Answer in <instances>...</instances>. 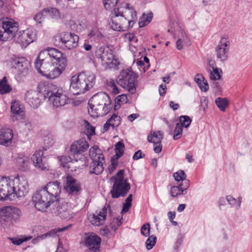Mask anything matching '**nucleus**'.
I'll return each instance as SVG.
<instances>
[{
  "label": "nucleus",
  "instance_id": "obj_1",
  "mask_svg": "<svg viewBox=\"0 0 252 252\" xmlns=\"http://www.w3.org/2000/svg\"><path fill=\"white\" fill-rule=\"evenodd\" d=\"M67 64L65 55L55 48H48L39 53L35 67L42 76L54 79L61 75Z\"/></svg>",
  "mask_w": 252,
  "mask_h": 252
},
{
  "label": "nucleus",
  "instance_id": "obj_2",
  "mask_svg": "<svg viewBox=\"0 0 252 252\" xmlns=\"http://www.w3.org/2000/svg\"><path fill=\"white\" fill-rule=\"evenodd\" d=\"M109 25L114 31H126L131 28L137 20L136 12L129 4L123 2L115 8L110 15Z\"/></svg>",
  "mask_w": 252,
  "mask_h": 252
},
{
  "label": "nucleus",
  "instance_id": "obj_3",
  "mask_svg": "<svg viewBox=\"0 0 252 252\" xmlns=\"http://www.w3.org/2000/svg\"><path fill=\"white\" fill-rule=\"evenodd\" d=\"M88 104V112L94 118L107 115L112 107L109 96L104 92L94 95L89 101Z\"/></svg>",
  "mask_w": 252,
  "mask_h": 252
},
{
  "label": "nucleus",
  "instance_id": "obj_4",
  "mask_svg": "<svg viewBox=\"0 0 252 252\" xmlns=\"http://www.w3.org/2000/svg\"><path fill=\"white\" fill-rule=\"evenodd\" d=\"M95 80V76L93 72L82 71L71 77L69 91L74 95L84 93L93 87Z\"/></svg>",
  "mask_w": 252,
  "mask_h": 252
},
{
  "label": "nucleus",
  "instance_id": "obj_5",
  "mask_svg": "<svg viewBox=\"0 0 252 252\" xmlns=\"http://www.w3.org/2000/svg\"><path fill=\"white\" fill-rule=\"evenodd\" d=\"M40 91L43 92L44 97L48 98L54 106L58 107L65 105L68 97L62 89L52 84H39Z\"/></svg>",
  "mask_w": 252,
  "mask_h": 252
},
{
  "label": "nucleus",
  "instance_id": "obj_6",
  "mask_svg": "<svg viewBox=\"0 0 252 252\" xmlns=\"http://www.w3.org/2000/svg\"><path fill=\"white\" fill-rule=\"evenodd\" d=\"M124 170H119L110 180L113 183L112 188L110 191L112 197L113 198H118L126 195L130 189V185L128 180L124 178Z\"/></svg>",
  "mask_w": 252,
  "mask_h": 252
},
{
  "label": "nucleus",
  "instance_id": "obj_7",
  "mask_svg": "<svg viewBox=\"0 0 252 252\" xmlns=\"http://www.w3.org/2000/svg\"><path fill=\"white\" fill-rule=\"evenodd\" d=\"M89 156L93 160L90 166V173L100 174L104 170V157L102 151L96 145L92 147L89 150Z\"/></svg>",
  "mask_w": 252,
  "mask_h": 252
},
{
  "label": "nucleus",
  "instance_id": "obj_8",
  "mask_svg": "<svg viewBox=\"0 0 252 252\" xmlns=\"http://www.w3.org/2000/svg\"><path fill=\"white\" fill-rule=\"evenodd\" d=\"M32 200L35 208L41 212L46 211L47 209L55 201L42 189L37 190L33 194Z\"/></svg>",
  "mask_w": 252,
  "mask_h": 252
},
{
  "label": "nucleus",
  "instance_id": "obj_9",
  "mask_svg": "<svg viewBox=\"0 0 252 252\" xmlns=\"http://www.w3.org/2000/svg\"><path fill=\"white\" fill-rule=\"evenodd\" d=\"M22 213L20 209L12 206L1 208V223L12 224L20 220Z\"/></svg>",
  "mask_w": 252,
  "mask_h": 252
},
{
  "label": "nucleus",
  "instance_id": "obj_10",
  "mask_svg": "<svg viewBox=\"0 0 252 252\" xmlns=\"http://www.w3.org/2000/svg\"><path fill=\"white\" fill-rule=\"evenodd\" d=\"M14 179L9 177H1V200H14L16 197L14 192Z\"/></svg>",
  "mask_w": 252,
  "mask_h": 252
},
{
  "label": "nucleus",
  "instance_id": "obj_11",
  "mask_svg": "<svg viewBox=\"0 0 252 252\" xmlns=\"http://www.w3.org/2000/svg\"><path fill=\"white\" fill-rule=\"evenodd\" d=\"M2 29L1 30V40H10L15 36V33L18 32V28L17 23L14 22L11 19H4L1 18Z\"/></svg>",
  "mask_w": 252,
  "mask_h": 252
},
{
  "label": "nucleus",
  "instance_id": "obj_12",
  "mask_svg": "<svg viewBox=\"0 0 252 252\" xmlns=\"http://www.w3.org/2000/svg\"><path fill=\"white\" fill-rule=\"evenodd\" d=\"M136 75L132 71H123L121 73L118 83L123 88L127 89L129 93L133 94L136 91Z\"/></svg>",
  "mask_w": 252,
  "mask_h": 252
},
{
  "label": "nucleus",
  "instance_id": "obj_13",
  "mask_svg": "<svg viewBox=\"0 0 252 252\" xmlns=\"http://www.w3.org/2000/svg\"><path fill=\"white\" fill-rule=\"evenodd\" d=\"M95 56L97 59L101 60V63L104 66L116 65V61L112 51L108 47L100 46L97 47Z\"/></svg>",
  "mask_w": 252,
  "mask_h": 252
},
{
  "label": "nucleus",
  "instance_id": "obj_14",
  "mask_svg": "<svg viewBox=\"0 0 252 252\" xmlns=\"http://www.w3.org/2000/svg\"><path fill=\"white\" fill-rule=\"evenodd\" d=\"M8 65L17 69L19 74L25 75L28 72L30 63L24 57L12 55L9 59Z\"/></svg>",
  "mask_w": 252,
  "mask_h": 252
},
{
  "label": "nucleus",
  "instance_id": "obj_15",
  "mask_svg": "<svg viewBox=\"0 0 252 252\" xmlns=\"http://www.w3.org/2000/svg\"><path fill=\"white\" fill-rule=\"evenodd\" d=\"M229 46L228 36H222L215 48L216 56L218 61L224 62L227 59Z\"/></svg>",
  "mask_w": 252,
  "mask_h": 252
},
{
  "label": "nucleus",
  "instance_id": "obj_16",
  "mask_svg": "<svg viewBox=\"0 0 252 252\" xmlns=\"http://www.w3.org/2000/svg\"><path fill=\"white\" fill-rule=\"evenodd\" d=\"M36 38V32L32 29H28L18 33L16 42L23 49H25L29 44L33 42Z\"/></svg>",
  "mask_w": 252,
  "mask_h": 252
},
{
  "label": "nucleus",
  "instance_id": "obj_17",
  "mask_svg": "<svg viewBox=\"0 0 252 252\" xmlns=\"http://www.w3.org/2000/svg\"><path fill=\"white\" fill-rule=\"evenodd\" d=\"M14 192L16 197L25 196L29 191V185L26 178L24 176H18L14 179Z\"/></svg>",
  "mask_w": 252,
  "mask_h": 252
},
{
  "label": "nucleus",
  "instance_id": "obj_18",
  "mask_svg": "<svg viewBox=\"0 0 252 252\" xmlns=\"http://www.w3.org/2000/svg\"><path fill=\"white\" fill-rule=\"evenodd\" d=\"M38 91H28L25 94V100L33 108H37L40 104L41 98L44 97L43 92L40 90L39 85L38 86Z\"/></svg>",
  "mask_w": 252,
  "mask_h": 252
},
{
  "label": "nucleus",
  "instance_id": "obj_19",
  "mask_svg": "<svg viewBox=\"0 0 252 252\" xmlns=\"http://www.w3.org/2000/svg\"><path fill=\"white\" fill-rule=\"evenodd\" d=\"M107 213V208L104 207L101 211H96L94 213L88 215V219L93 225L99 226L104 223Z\"/></svg>",
  "mask_w": 252,
  "mask_h": 252
},
{
  "label": "nucleus",
  "instance_id": "obj_20",
  "mask_svg": "<svg viewBox=\"0 0 252 252\" xmlns=\"http://www.w3.org/2000/svg\"><path fill=\"white\" fill-rule=\"evenodd\" d=\"M34 166L38 169L45 170L48 169L49 166L47 163L45 158L43 156V152L41 150L36 151L31 158Z\"/></svg>",
  "mask_w": 252,
  "mask_h": 252
},
{
  "label": "nucleus",
  "instance_id": "obj_21",
  "mask_svg": "<svg viewBox=\"0 0 252 252\" xmlns=\"http://www.w3.org/2000/svg\"><path fill=\"white\" fill-rule=\"evenodd\" d=\"M101 241V238L94 233L88 234L85 237V246L94 252H97Z\"/></svg>",
  "mask_w": 252,
  "mask_h": 252
},
{
  "label": "nucleus",
  "instance_id": "obj_22",
  "mask_svg": "<svg viewBox=\"0 0 252 252\" xmlns=\"http://www.w3.org/2000/svg\"><path fill=\"white\" fill-rule=\"evenodd\" d=\"M55 206L56 208H53V213L56 215L64 219H69L72 217L71 211L68 209L67 203L61 204L56 202Z\"/></svg>",
  "mask_w": 252,
  "mask_h": 252
},
{
  "label": "nucleus",
  "instance_id": "obj_23",
  "mask_svg": "<svg viewBox=\"0 0 252 252\" xmlns=\"http://www.w3.org/2000/svg\"><path fill=\"white\" fill-rule=\"evenodd\" d=\"M89 144L85 138H81L73 143L70 146V152L71 155H79L87 151Z\"/></svg>",
  "mask_w": 252,
  "mask_h": 252
},
{
  "label": "nucleus",
  "instance_id": "obj_24",
  "mask_svg": "<svg viewBox=\"0 0 252 252\" xmlns=\"http://www.w3.org/2000/svg\"><path fill=\"white\" fill-rule=\"evenodd\" d=\"M66 185L64 189L69 194H77L80 190V185L79 183L71 176H67L66 180Z\"/></svg>",
  "mask_w": 252,
  "mask_h": 252
},
{
  "label": "nucleus",
  "instance_id": "obj_25",
  "mask_svg": "<svg viewBox=\"0 0 252 252\" xmlns=\"http://www.w3.org/2000/svg\"><path fill=\"white\" fill-rule=\"evenodd\" d=\"M42 189L45 190L55 200L61 192L60 183L58 181L49 182Z\"/></svg>",
  "mask_w": 252,
  "mask_h": 252
},
{
  "label": "nucleus",
  "instance_id": "obj_26",
  "mask_svg": "<svg viewBox=\"0 0 252 252\" xmlns=\"http://www.w3.org/2000/svg\"><path fill=\"white\" fill-rule=\"evenodd\" d=\"M79 36L71 32H68V37L66 39L64 45L63 46V50H70L76 47L78 45Z\"/></svg>",
  "mask_w": 252,
  "mask_h": 252
},
{
  "label": "nucleus",
  "instance_id": "obj_27",
  "mask_svg": "<svg viewBox=\"0 0 252 252\" xmlns=\"http://www.w3.org/2000/svg\"><path fill=\"white\" fill-rule=\"evenodd\" d=\"M13 133L10 128L1 129V145L8 146L12 143Z\"/></svg>",
  "mask_w": 252,
  "mask_h": 252
},
{
  "label": "nucleus",
  "instance_id": "obj_28",
  "mask_svg": "<svg viewBox=\"0 0 252 252\" xmlns=\"http://www.w3.org/2000/svg\"><path fill=\"white\" fill-rule=\"evenodd\" d=\"M71 227L72 225L69 224L62 228H54L45 234L37 236L36 239L37 240H41L46 238L48 237H55L56 235L58 236L57 233L67 230L68 229L71 228Z\"/></svg>",
  "mask_w": 252,
  "mask_h": 252
},
{
  "label": "nucleus",
  "instance_id": "obj_29",
  "mask_svg": "<svg viewBox=\"0 0 252 252\" xmlns=\"http://www.w3.org/2000/svg\"><path fill=\"white\" fill-rule=\"evenodd\" d=\"M68 37V32L57 34L54 37V44L56 46L63 49L66 39Z\"/></svg>",
  "mask_w": 252,
  "mask_h": 252
},
{
  "label": "nucleus",
  "instance_id": "obj_30",
  "mask_svg": "<svg viewBox=\"0 0 252 252\" xmlns=\"http://www.w3.org/2000/svg\"><path fill=\"white\" fill-rule=\"evenodd\" d=\"M44 16L47 18L59 19L61 15L58 9L53 7H48L43 9Z\"/></svg>",
  "mask_w": 252,
  "mask_h": 252
},
{
  "label": "nucleus",
  "instance_id": "obj_31",
  "mask_svg": "<svg viewBox=\"0 0 252 252\" xmlns=\"http://www.w3.org/2000/svg\"><path fill=\"white\" fill-rule=\"evenodd\" d=\"M163 134L159 131H155L148 136V141L153 144H158L161 143L163 139Z\"/></svg>",
  "mask_w": 252,
  "mask_h": 252
},
{
  "label": "nucleus",
  "instance_id": "obj_32",
  "mask_svg": "<svg viewBox=\"0 0 252 252\" xmlns=\"http://www.w3.org/2000/svg\"><path fill=\"white\" fill-rule=\"evenodd\" d=\"M207 70L209 73V77L211 80L216 81L220 79L222 75V70L220 68H215L214 69L207 68Z\"/></svg>",
  "mask_w": 252,
  "mask_h": 252
},
{
  "label": "nucleus",
  "instance_id": "obj_33",
  "mask_svg": "<svg viewBox=\"0 0 252 252\" xmlns=\"http://www.w3.org/2000/svg\"><path fill=\"white\" fill-rule=\"evenodd\" d=\"M12 91V87L8 83L6 77H3L1 79V94L9 93Z\"/></svg>",
  "mask_w": 252,
  "mask_h": 252
},
{
  "label": "nucleus",
  "instance_id": "obj_34",
  "mask_svg": "<svg viewBox=\"0 0 252 252\" xmlns=\"http://www.w3.org/2000/svg\"><path fill=\"white\" fill-rule=\"evenodd\" d=\"M18 164L21 166L22 170H25L28 167L29 158L22 154H19L16 158Z\"/></svg>",
  "mask_w": 252,
  "mask_h": 252
},
{
  "label": "nucleus",
  "instance_id": "obj_35",
  "mask_svg": "<svg viewBox=\"0 0 252 252\" xmlns=\"http://www.w3.org/2000/svg\"><path fill=\"white\" fill-rule=\"evenodd\" d=\"M82 126L84 129V132L87 135L88 138L95 134V127L91 125V124L86 120H84Z\"/></svg>",
  "mask_w": 252,
  "mask_h": 252
},
{
  "label": "nucleus",
  "instance_id": "obj_36",
  "mask_svg": "<svg viewBox=\"0 0 252 252\" xmlns=\"http://www.w3.org/2000/svg\"><path fill=\"white\" fill-rule=\"evenodd\" d=\"M215 103L220 110L222 112L225 111L226 108L228 105V101L226 98L218 97L216 99Z\"/></svg>",
  "mask_w": 252,
  "mask_h": 252
},
{
  "label": "nucleus",
  "instance_id": "obj_37",
  "mask_svg": "<svg viewBox=\"0 0 252 252\" xmlns=\"http://www.w3.org/2000/svg\"><path fill=\"white\" fill-rule=\"evenodd\" d=\"M119 0H103V3L106 10L113 12L115 8L118 7L121 5V3L118 5L117 4Z\"/></svg>",
  "mask_w": 252,
  "mask_h": 252
},
{
  "label": "nucleus",
  "instance_id": "obj_38",
  "mask_svg": "<svg viewBox=\"0 0 252 252\" xmlns=\"http://www.w3.org/2000/svg\"><path fill=\"white\" fill-rule=\"evenodd\" d=\"M152 13H149L148 14H143L140 17L139 21L138 24L139 27L142 28L148 25L152 21Z\"/></svg>",
  "mask_w": 252,
  "mask_h": 252
},
{
  "label": "nucleus",
  "instance_id": "obj_39",
  "mask_svg": "<svg viewBox=\"0 0 252 252\" xmlns=\"http://www.w3.org/2000/svg\"><path fill=\"white\" fill-rule=\"evenodd\" d=\"M226 199L231 207H235L237 210L239 209L242 202V197H239L238 200H236L233 196L228 195Z\"/></svg>",
  "mask_w": 252,
  "mask_h": 252
},
{
  "label": "nucleus",
  "instance_id": "obj_40",
  "mask_svg": "<svg viewBox=\"0 0 252 252\" xmlns=\"http://www.w3.org/2000/svg\"><path fill=\"white\" fill-rule=\"evenodd\" d=\"M183 184H179L178 186H174L171 188L170 192L172 197H177L180 194H185L184 190H182Z\"/></svg>",
  "mask_w": 252,
  "mask_h": 252
},
{
  "label": "nucleus",
  "instance_id": "obj_41",
  "mask_svg": "<svg viewBox=\"0 0 252 252\" xmlns=\"http://www.w3.org/2000/svg\"><path fill=\"white\" fill-rule=\"evenodd\" d=\"M127 102V97L126 94L118 95L115 98L114 109L117 110L120 107L121 104H125Z\"/></svg>",
  "mask_w": 252,
  "mask_h": 252
},
{
  "label": "nucleus",
  "instance_id": "obj_42",
  "mask_svg": "<svg viewBox=\"0 0 252 252\" xmlns=\"http://www.w3.org/2000/svg\"><path fill=\"white\" fill-rule=\"evenodd\" d=\"M124 144L121 142L119 141L115 145V155L113 157H115L116 158L121 157L124 153Z\"/></svg>",
  "mask_w": 252,
  "mask_h": 252
},
{
  "label": "nucleus",
  "instance_id": "obj_43",
  "mask_svg": "<svg viewBox=\"0 0 252 252\" xmlns=\"http://www.w3.org/2000/svg\"><path fill=\"white\" fill-rule=\"evenodd\" d=\"M43 142L46 147H51L55 143V137L52 133H48L46 135L44 136Z\"/></svg>",
  "mask_w": 252,
  "mask_h": 252
},
{
  "label": "nucleus",
  "instance_id": "obj_44",
  "mask_svg": "<svg viewBox=\"0 0 252 252\" xmlns=\"http://www.w3.org/2000/svg\"><path fill=\"white\" fill-rule=\"evenodd\" d=\"M11 110L13 114L17 115H20L21 113L23 112L22 108L20 107L19 103L16 101H13L12 102L11 106Z\"/></svg>",
  "mask_w": 252,
  "mask_h": 252
},
{
  "label": "nucleus",
  "instance_id": "obj_45",
  "mask_svg": "<svg viewBox=\"0 0 252 252\" xmlns=\"http://www.w3.org/2000/svg\"><path fill=\"white\" fill-rule=\"evenodd\" d=\"M132 200V195L130 194L126 199L125 202L123 204V209L122 210V213H125L127 212L130 207L131 206V202Z\"/></svg>",
  "mask_w": 252,
  "mask_h": 252
},
{
  "label": "nucleus",
  "instance_id": "obj_46",
  "mask_svg": "<svg viewBox=\"0 0 252 252\" xmlns=\"http://www.w3.org/2000/svg\"><path fill=\"white\" fill-rule=\"evenodd\" d=\"M108 120L110 122L113 128L117 127L121 124V118L116 114H113Z\"/></svg>",
  "mask_w": 252,
  "mask_h": 252
},
{
  "label": "nucleus",
  "instance_id": "obj_47",
  "mask_svg": "<svg viewBox=\"0 0 252 252\" xmlns=\"http://www.w3.org/2000/svg\"><path fill=\"white\" fill-rule=\"evenodd\" d=\"M74 0H56L57 2L64 8H73L74 7Z\"/></svg>",
  "mask_w": 252,
  "mask_h": 252
},
{
  "label": "nucleus",
  "instance_id": "obj_48",
  "mask_svg": "<svg viewBox=\"0 0 252 252\" xmlns=\"http://www.w3.org/2000/svg\"><path fill=\"white\" fill-rule=\"evenodd\" d=\"M157 241V237L155 235H151L146 241L145 245L147 250L152 249L155 245Z\"/></svg>",
  "mask_w": 252,
  "mask_h": 252
},
{
  "label": "nucleus",
  "instance_id": "obj_49",
  "mask_svg": "<svg viewBox=\"0 0 252 252\" xmlns=\"http://www.w3.org/2000/svg\"><path fill=\"white\" fill-rule=\"evenodd\" d=\"M179 121L182 127H188L190 125L191 120L188 116H181L179 118Z\"/></svg>",
  "mask_w": 252,
  "mask_h": 252
},
{
  "label": "nucleus",
  "instance_id": "obj_50",
  "mask_svg": "<svg viewBox=\"0 0 252 252\" xmlns=\"http://www.w3.org/2000/svg\"><path fill=\"white\" fill-rule=\"evenodd\" d=\"M183 128L182 126L180 123H177L176 125L175 129L174 131L173 139L174 140H177L179 139L182 134Z\"/></svg>",
  "mask_w": 252,
  "mask_h": 252
},
{
  "label": "nucleus",
  "instance_id": "obj_51",
  "mask_svg": "<svg viewBox=\"0 0 252 252\" xmlns=\"http://www.w3.org/2000/svg\"><path fill=\"white\" fill-rule=\"evenodd\" d=\"M32 237L31 236H22L21 238H11V240L13 244L16 245H20L23 242L28 241L31 239Z\"/></svg>",
  "mask_w": 252,
  "mask_h": 252
},
{
  "label": "nucleus",
  "instance_id": "obj_52",
  "mask_svg": "<svg viewBox=\"0 0 252 252\" xmlns=\"http://www.w3.org/2000/svg\"><path fill=\"white\" fill-rule=\"evenodd\" d=\"M182 38H179L176 42V47L178 50H180L183 48V42H187L188 40V37H187L186 33L184 32H182Z\"/></svg>",
  "mask_w": 252,
  "mask_h": 252
},
{
  "label": "nucleus",
  "instance_id": "obj_53",
  "mask_svg": "<svg viewBox=\"0 0 252 252\" xmlns=\"http://www.w3.org/2000/svg\"><path fill=\"white\" fill-rule=\"evenodd\" d=\"M173 177L175 181L177 182L183 181L186 179L187 176L183 170H179L173 174Z\"/></svg>",
  "mask_w": 252,
  "mask_h": 252
},
{
  "label": "nucleus",
  "instance_id": "obj_54",
  "mask_svg": "<svg viewBox=\"0 0 252 252\" xmlns=\"http://www.w3.org/2000/svg\"><path fill=\"white\" fill-rule=\"evenodd\" d=\"M118 158H116L115 157H112L111 158V164L108 168L109 173L112 174L117 168L118 165Z\"/></svg>",
  "mask_w": 252,
  "mask_h": 252
},
{
  "label": "nucleus",
  "instance_id": "obj_55",
  "mask_svg": "<svg viewBox=\"0 0 252 252\" xmlns=\"http://www.w3.org/2000/svg\"><path fill=\"white\" fill-rule=\"evenodd\" d=\"M88 36L90 38H94L95 39H99L102 36V35L97 29L94 28L90 31L88 33Z\"/></svg>",
  "mask_w": 252,
  "mask_h": 252
},
{
  "label": "nucleus",
  "instance_id": "obj_56",
  "mask_svg": "<svg viewBox=\"0 0 252 252\" xmlns=\"http://www.w3.org/2000/svg\"><path fill=\"white\" fill-rule=\"evenodd\" d=\"M141 234L145 237H148L150 234V225L146 223L142 226L141 228Z\"/></svg>",
  "mask_w": 252,
  "mask_h": 252
},
{
  "label": "nucleus",
  "instance_id": "obj_57",
  "mask_svg": "<svg viewBox=\"0 0 252 252\" xmlns=\"http://www.w3.org/2000/svg\"><path fill=\"white\" fill-rule=\"evenodd\" d=\"M59 160L63 167H68L67 165L71 161V158L69 157L63 156L59 158Z\"/></svg>",
  "mask_w": 252,
  "mask_h": 252
},
{
  "label": "nucleus",
  "instance_id": "obj_58",
  "mask_svg": "<svg viewBox=\"0 0 252 252\" xmlns=\"http://www.w3.org/2000/svg\"><path fill=\"white\" fill-rule=\"evenodd\" d=\"M24 128L27 130H30L32 129V123L29 120H27L22 122Z\"/></svg>",
  "mask_w": 252,
  "mask_h": 252
},
{
  "label": "nucleus",
  "instance_id": "obj_59",
  "mask_svg": "<svg viewBox=\"0 0 252 252\" xmlns=\"http://www.w3.org/2000/svg\"><path fill=\"white\" fill-rule=\"evenodd\" d=\"M194 80L197 83V85H200L203 82H205V79L202 74H198L195 77Z\"/></svg>",
  "mask_w": 252,
  "mask_h": 252
},
{
  "label": "nucleus",
  "instance_id": "obj_60",
  "mask_svg": "<svg viewBox=\"0 0 252 252\" xmlns=\"http://www.w3.org/2000/svg\"><path fill=\"white\" fill-rule=\"evenodd\" d=\"M44 17H45L44 16V14H43V9L41 12L38 13L35 15L34 19L38 23H40L42 22V19L44 18Z\"/></svg>",
  "mask_w": 252,
  "mask_h": 252
},
{
  "label": "nucleus",
  "instance_id": "obj_61",
  "mask_svg": "<svg viewBox=\"0 0 252 252\" xmlns=\"http://www.w3.org/2000/svg\"><path fill=\"white\" fill-rule=\"evenodd\" d=\"M110 86L112 88V91L114 94H117L119 93V89L117 88L116 85L115 84L114 80H112L110 81Z\"/></svg>",
  "mask_w": 252,
  "mask_h": 252
},
{
  "label": "nucleus",
  "instance_id": "obj_62",
  "mask_svg": "<svg viewBox=\"0 0 252 252\" xmlns=\"http://www.w3.org/2000/svg\"><path fill=\"white\" fill-rule=\"evenodd\" d=\"M144 157L145 154L142 153L141 150H138L134 153L133 156V159L134 160H137Z\"/></svg>",
  "mask_w": 252,
  "mask_h": 252
},
{
  "label": "nucleus",
  "instance_id": "obj_63",
  "mask_svg": "<svg viewBox=\"0 0 252 252\" xmlns=\"http://www.w3.org/2000/svg\"><path fill=\"white\" fill-rule=\"evenodd\" d=\"M202 91L206 92L209 89V85L206 81L198 85Z\"/></svg>",
  "mask_w": 252,
  "mask_h": 252
},
{
  "label": "nucleus",
  "instance_id": "obj_64",
  "mask_svg": "<svg viewBox=\"0 0 252 252\" xmlns=\"http://www.w3.org/2000/svg\"><path fill=\"white\" fill-rule=\"evenodd\" d=\"M201 106L203 110L207 108L208 106V99L206 97H203L201 99Z\"/></svg>",
  "mask_w": 252,
  "mask_h": 252
}]
</instances>
